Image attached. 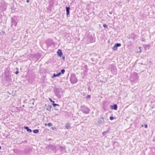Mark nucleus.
Here are the masks:
<instances>
[{
  "mask_svg": "<svg viewBox=\"0 0 155 155\" xmlns=\"http://www.w3.org/2000/svg\"><path fill=\"white\" fill-rule=\"evenodd\" d=\"M33 132L35 134H37L39 132V130L38 129L34 130H33Z\"/></svg>",
  "mask_w": 155,
  "mask_h": 155,
  "instance_id": "10",
  "label": "nucleus"
},
{
  "mask_svg": "<svg viewBox=\"0 0 155 155\" xmlns=\"http://www.w3.org/2000/svg\"><path fill=\"white\" fill-rule=\"evenodd\" d=\"M115 46L117 48L118 47H119L121 46V44L120 43H117L115 44Z\"/></svg>",
  "mask_w": 155,
  "mask_h": 155,
  "instance_id": "11",
  "label": "nucleus"
},
{
  "mask_svg": "<svg viewBox=\"0 0 155 155\" xmlns=\"http://www.w3.org/2000/svg\"><path fill=\"white\" fill-rule=\"evenodd\" d=\"M112 109L115 110H117V106L116 104H114L113 106H112Z\"/></svg>",
  "mask_w": 155,
  "mask_h": 155,
  "instance_id": "9",
  "label": "nucleus"
},
{
  "mask_svg": "<svg viewBox=\"0 0 155 155\" xmlns=\"http://www.w3.org/2000/svg\"><path fill=\"white\" fill-rule=\"evenodd\" d=\"M114 118L113 116H110V119L111 120H112Z\"/></svg>",
  "mask_w": 155,
  "mask_h": 155,
  "instance_id": "20",
  "label": "nucleus"
},
{
  "mask_svg": "<svg viewBox=\"0 0 155 155\" xmlns=\"http://www.w3.org/2000/svg\"><path fill=\"white\" fill-rule=\"evenodd\" d=\"M49 100L51 102H53V101L50 98H49Z\"/></svg>",
  "mask_w": 155,
  "mask_h": 155,
  "instance_id": "28",
  "label": "nucleus"
},
{
  "mask_svg": "<svg viewBox=\"0 0 155 155\" xmlns=\"http://www.w3.org/2000/svg\"><path fill=\"white\" fill-rule=\"evenodd\" d=\"M60 147V148L61 149H62V150H63V149L64 148V147H61V146L60 147Z\"/></svg>",
  "mask_w": 155,
  "mask_h": 155,
  "instance_id": "26",
  "label": "nucleus"
},
{
  "mask_svg": "<svg viewBox=\"0 0 155 155\" xmlns=\"http://www.w3.org/2000/svg\"><path fill=\"white\" fill-rule=\"evenodd\" d=\"M45 105L47 107V108L46 109L47 110L49 111H50L51 110V105L49 104L47 106H46V104H45Z\"/></svg>",
  "mask_w": 155,
  "mask_h": 155,
  "instance_id": "8",
  "label": "nucleus"
},
{
  "mask_svg": "<svg viewBox=\"0 0 155 155\" xmlns=\"http://www.w3.org/2000/svg\"><path fill=\"white\" fill-rule=\"evenodd\" d=\"M52 105H53V106L54 107H55V106H59V104H55V103H53Z\"/></svg>",
  "mask_w": 155,
  "mask_h": 155,
  "instance_id": "18",
  "label": "nucleus"
},
{
  "mask_svg": "<svg viewBox=\"0 0 155 155\" xmlns=\"http://www.w3.org/2000/svg\"><path fill=\"white\" fill-rule=\"evenodd\" d=\"M12 26L14 25L16 26L17 24V21H16V18L15 17H14L12 18Z\"/></svg>",
  "mask_w": 155,
  "mask_h": 155,
  "instance_id": "3",
  "label": "nucleus"
},
{
  "mask_svg": "<svg viewBox=\"0 0 155 155\" xmlns=\"http://www.w3.org/2000/svg\"><path fill=\"white\" fill-rule=\"evenodd\" d=\"M1 146H0V150L1 149Z\"/></svg>",
  "mask_w": 155,
  "mask_h": 155,
  "instance_id": "37",
  "label": "nucleus"
},
{
  "mask_svg": "<svg viewBox=\"0 0 155 155\" xmlns=\"http://www.w3.org/2000/svg\"><path fill=\"white\" fill-rule=\"evenodd\" d=\"M146 128H147V124H145L144 126Z\"/></svg>",
  "mask_w": 155,
  "mask_h": 155,
  "instance_id": "27",
  "label": "nucleus"
},
{
  "mask_svg": "<svg viewBox=\"0 0 155 155\" xmlns=\"http://www.w3.org/2000/svg\"><path fill=\"white\" fill-rule=\"evenodd\" d=\"M29 2V0H27L26 2L27 3H28Z\"/></svg>",
  "mask_w": 155,
  "mask_h": 155,
  "instance_id": "32",
  "label": "nucleus"
},
{
  "mask_svg": "<svg viewBox=\"0 0 155 155\" xmlns=\"http://www.w3.org/2000/svg\"><path fill=\"white\" fill-rule=\"evenodd\" d=\"M48 126L49 127H51L52 126V124L51 123H48L47 124Z\"/></svg>",
  "mask_w": 155,
  "mask_h": 155,
  "instance_id": "17",
  "label": "nucleus"
},
{
  "mask_svg": "<svg viewBox=\"0 0 155 155\" xmlns=\"http://www.w3.org/2000/svg\"><path fill=\"white\" fill-rule=\"evenodd\" d=\"M135 35H134V36H133L132 38L134 39V40L135 38Z\"/></svg>",
  "mask_w": 155,
  "mask_h": 155,
  "instance_id": "24",
  "label": "nucleus"
},
{
  "mask_svg": "<svg viewBox=\"0 0 155 155\" xmlns=\"http://www.w3.org/2000/svg\"><path fill=\"white\" fill-rule=\"evenodd\" d=\"M81 109L82 111L86 114H88L89 112V110L88 108L85 106H83L81 107Z\"/></svg>",
  "mask_w": 155,
  "mask_h": 155,
  "instance_id": "2",
  "label": "nucleus"
},
{
  "mask_svg": "<svg viewBox=\"0 0 155 155\" xmlns=\"http://www.w3.org/2000/svg\"><path fill=\"white\" fill-rule=\"evenodd\" d=\"M66 11L67 12H69L70 9V7H66Z\"/></svg>",
  "mask_w": 155,
  "mask_h": 155,
  "instance_id": "13",
  "label": "nucleus"
},
{
  "mask_svg": "<svg viewBox=\"0 0 155 155\" xmlns=\"http://www.w3.org/2000/svg\"><path fill=\"white\" fill-rule=\"evenodd\" d=\"M1 34V32H0V34Z\"/></svg>",
  "mask_w": 155,
  "mask_h": 155,
  "instance_id": "38",
  "label": "nucleus"
},
{
  "mask_svg": "<svg viewBox=\"0 0 155 155\" xmlns=\"http://www.w3.org/2000/svg\"><path fill=\"white\" fill-rule=\"evenodd\" d=\"M57 54L58 56L59 57H61L63 55V53L62 52V51L60 49L58 50L57 52Z\"/></svg>",
  "mask_w": 155,
  "mask_h": 155,
  "instance_id": "4",
  "label": "nucleus"
},
{
  "mask_svg": "<svg viewBox=\"0 0 155 155\" xmlns=\"http://www.w3.org/2000/svg\"><path fill=\"white\" fill-rule=\"evenodd\" d=\"M142 41H145V39L144 38H142V40H141Z\"/></svg>",
  "mask_w": 155,
  "mask_h": 155,
  "instance_id": "30",
  "label": "nucleus"
},
{
  "mask_svg": "<svg viewBox=\"0 0 155 155\" xmlns=\"http://www.w3.org/2000/svg\"><path fill=\"white\" fill-rule=\"evenodd\" d=\"M67 13V15L68 16L69 14V12H66Z\"/></svg>",
  "mask_w": 155,
  "mask_h": 155,
  "instance_id": "25",
  "label": "nucleus"
},
{
  "mask_svg": "<svg viewBox=\"0 0 155 155\" xmlns=\"http://www.w3.org/2000/svg\"><path fill=\"white\" fill-rule=\"evenodd\" d=\"M104 120H106L107 121L108 120L107 119H106V118L104 117H101V119H99L98 120L96 124H97V125H101L102 124H104Z\"/></svg>",
  "mask_w": 155,
  "mask_h": 155,
  "instance_id": "1",
  "label": "nucleus"
},
{
  "mask_svg": "<svg viewBox=\"0 0 155 155\" xmlns=\"http://www.w3.org/2000/svg\"><path fill=\"white\" fill-rule=\"evenodd\" d=\"M55 115L57 116V115H58V114H55Z\"/></svg>",
  "mask_w": 155,
  "mask_h": 155,
  "instance_id": "35",
  "label": "nucleus"
},
{
  "mask_svg": "<svg viewBox=\"0 0 155 155\" xmlns=\"http://www.w3.org/2000/svg\"><path fill=\"white\" fill-rule=\"evenodd\" d=\"M113 49L114 50H117V48L115 46V45H114V46L113 47Z\"/></svg>",
  "mask_w": 155,
  "mask_h": 155,
  "instance_id": "15",
  "label": "nucleus"
},
{
  "mask_svg": "<svg viewBox=\"0 0 155 155\" xmlns=\"http://www.w3.org/2000/svg\"><path fill=\"white\" fill-rule=\"evenodd\" d=\"M24 128L29 133H31L32 132V130L31 129H29L28 127L27 126L24 127Z\"/></svg>",
  "mask_w": 155,
  "mask_h": 155,
  "instance_id": "6",
  "label": "nucleus"
},
{
  "mask_svg": "<svg viewBox=\"0 0 155 155\" xmlns=\"http://www.w3.org/2000/svg\"><path fill=\"white\" fill-rule=\"evenodd\" d=\"M61 75V72H59L57 74H53V75L51 77V78H53L56 77H59V76H60Z\"/></svg>",
  "mask_w": 155,
  "mask_h": 155,
  "instance_id": "5",
  "label": "nucleus"
},
{
  "mask_svg": "<svg viewBox=\"0 0 155 155\" xmlns=\"http://www.w3.org/2000/svg\"><path fill=\"white\" fill-rule=\"evenodd\" d=\"M91 97V95H88L87 96V98H90Z\"/></svg>",
  "mask_w": 155,
  "mask_h": 155,
  "instance_id": "23",
  "label": "nucleus"
},
{
  "mask_svg": "<svg viewBox=\"0 0 155 155\" xmlns=\"http://www.w3.org/2000/svg\"><path fill=\"white\" fill-rule=\"evenodd\" d=\"M70 127V125L69 124H67L65 126V127L67 129H69Z\"/></svg>",
  "mask_w": 155,
  "mask_h": 155,
  "instance_id": "14",
  "label": "nucleus"
},
{
  "mask_svg": "<svg viewBox=\"0 0 155 155\" xmlns=\"http://www.w3.org/2000/svg\"><path fill=\"white\" fill-rule=\"evenodd\" d=\"M150 45H144L143 46V47L144 48H148V49H149L150 48Z\"/></svg>",
  "mask_w": 155,
  "mask_h": 155,
  "instance_id": "12",
  "label": "nucleus"
},
{
  "mask_svg": "<svg viewBox=\"0 0 155 155\" xmlns=\"http://www.w3.org/2000/svg\"><path fill=\"white\" fill-rule=\"evenodd\" d=\"M16 69L17 70H18V68H16Z\"/></svg>",
  "mask_w": 155,
  "mask_h": 155,
  "instance_id": "36",
  "label": "nucleus"
},
{
  "mask_svg": "<svg viewBox=\"0 0 155 155\" xmlns=\"http://www.w3.org/2000/svg\"><path fill=\"white\" fill-rule=\"evenodd\" d=\"M108 132V131H105V132H103V135L104 136V135H106V133H107Z\"/></svg>",
  "mask_w": 155,
  "mask_h": 155,
  "instance_id": "19",
  "label": "nucleus"
},
{
  "mask_svg": "<svg viewBox=\"0 0 155 155\" xmlns=\"http://www.w3.org/2000/svg\"><path fill=\"white\" fill-rule=\"evenodd\" d=\"M65 56H63V57H62V59H63L64 60H65Z\"/></svg>",
  "mask_w": 155,
  "mask_h": 155,
  "instance_id": "31",
  "label": "nucleus"
},
{
  "mask_svg": "<svg viewBox=\"0 0 155 155\" xmlns=\"http://www.w3.org/2000/svg\"><path fill=\"white\" fill-rule=\"evenodd\" d=\"M103 26L104 27V28H107V26L106 24H104Z\"/></svg>",
  "mask_w": 155,
  "mask_h": 155,
  "instance_id": "22",
  "label": "nucleus"
},
{
  "mask_svg": "<svg viewBox=\"0 0 155 155\" xmlns=\"http://www.w3.org/2000/svg\"><path fill=\"white\" fill-rule=\"evenodd\" d=\"M65 72V71L64 70V69H62L61 70V72H60L61 73V74H64V72Z\"/></svg>",
  "mask_w": 155,
  "mask_h": 155,
  "instance_id": "16",
  "label": "nucleus"
},
{
  "mask_svg": "<svg viewBox=\"0 0 155 155\" xmlns=\"http://www.w3.org/2000/svg\"><path fill=\"white\" fill-rule=\"evenodd\" d=\"M138 48H139V49L140 50H139V51H137V52H140V53L141 52V47H139Z\"/></svg>",
  "mask_w": 155,
  "mask_h": 155,
  "instance_id": "21",
  "label": "nucleus"
},
{
  "mask_svg": "<svg viewBox=\"0 0 155 155\" xmlns=\"http://www.w3.org/2000/svg\"><path fill=\"white\" fill-rule=\"evenodd\" d=\"M52 102V103H53H53H54V101H53V102Z\"/></svg>",
  "mask_w": 155,
  "mask_h": 155,
  "instance_id": "34",
  "label": "nucleus"
},
{
  "mask_svg": "<svg viewBox=\"0 0 155 155\" xmlns=\"http://www.w3.org/2000/svg\"><path fill=\"white\" fill-rule=\"evenodd\" d=\"M52 102V103H53H53H54V101H53V102Z\"/></svg>",
  "mask_w": 155,
  "mask_h": 155,
  "instance_id": "33",
  "label": "nucleus"
},
{
  "mask_svg": "<svg viewBox=\"0 0 155 155\" xmlns=\"http://www.w3.org/2000/svg\"><path fill=\"white\" fill-rule=\"evenodd\" d=\"M18 71H16L15 72V74H18Z\"/></svg>",
  "mask_w": 155,
  "mask_h": 155,
  "instance_id": "29",
  "label": "nucleus"
},
{
  "mask_svg": "<svg viewBox=\"0 0 155 155\" xmlns=\"http://www.w3.org/2000/svg\"><path fill=\"white\" fill-rule=\"evenodd\" d=\"M71 82L73 83H76L77 82V80L75 78H74V79L73 78H71Z\"/></svg>",
  "mask_w": 155,
  "mask_h": 155,
  "instance_id": "7",
  "label": "nucleus"
}]
</instances>
